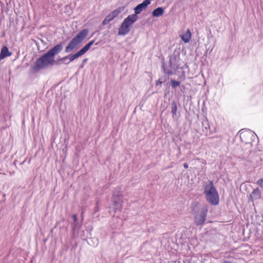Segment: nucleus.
Segmentation results:
<instances>
[{
	"instance_id": "nucleus-19",
	"label": "nucleus",
	"mask_w": 263,
	"mask_h": 263,
	"mask_svg": "<svg viewBox=\"0 0 263 263\" xmlns=\"http://www.w3.org/2000/svg\"><path fill=\"white\" fill-rule=\"evenodd\" d=\"M181 82L178 81H176L174 79H171L170 81V85L171 86V87L175 89L177 87L179 86Z\"/></svg>"
},
{
	"instance_id": "nucleus-12",
	"label": "nucleus",
	"mask_w": 263,
	"mask_h": 263,
	"mask_svg": "<svg viewBox=\"0 0 263 263\" xmlns=\"http://www.w3.org/2000/svg\"><path fill=\"white\" fill-rule=\"evenodd\" d=\"M258 157L255 156H252L250 155L248 160H245L243 164L247 168H249L251 167H254L258 161Z\"/></svg>"
},
{
	"instance_id": "nucleus-16",
	"label": "nucleus",
	"mask_w": 263,
	"mask_h": 263,
	"mask_svg": "<svg viewBox=\"0 0 263 263\" xmlns=\"http://www.w3.org/2000/svg\"><path fill=\"white\" fill-rule=\"evenodd\" d=\"M260 191L259 189H256L252 192V193L250 195V197L252 199V200H256L260 198Z\"/></svg>"
},
{
	"instance_id": "nucleus-13",
	"label": "nucleus",
	"mask_w": 263,
	"mask_h": 263,
	"mask_svg": "<svg viewBox=\"0 0 263 263\" xmlns=\"http://www.w3.org/2000/svg\"><path fill=\"white\" fill-rule=\"evenodd\" d=\"M12 55V53L9 51L8 48L6 46L2 47L0 52V61L7 57Z\"/></svg>"
},
{
	"instance_id": "nucleus-24",
	"label": "nucleus",
	"mask_w": 263,
	"mask_h": 263,
	"mask_svg": "<svg viewBox=\"0 0 263 263\" xmlns=\"http://www.w3.org/2000/svg\"><path fill=\"white\" fill-rule=\"evenodd\" d=\"M162 78H160L158 80L156 81V85H161L162 83L165 81V80L161 81Z\"/></svg>"
},
{
	"instance_id": "nucleus-8",
	"label": "nucleus",
	"mask_w": 263,
	"mask_h": 263,
	"mask_svg": "<svg viewBox=\"0 0 263 263\" xmlns=\"http://www.w3.org/2000/svg\"><path fill=\"white\" fill-rule=\"evenodd\" d=\"M112 201L116 209H121L123 202V194L120 191L115 192L112 196Z\"/></svg>"
},
{
	"instance_id": "nucleus-3",
	"label": "nucleus",
	"mask_w": 263,
	"mask_h": 263,
	"mask_svg": "<svg viewBox=\"0 0 263 263\" xmlns=\"http://www.w3.org/2000/svg\"><path fill=\"white\" fill-rule=\"evenodd\" d=\"M212 183L210 182L205 186L204 193L207 201L211 204L215 205L219 203V195Z\"/></svg>"
},
{
	"instance_id": "nucleus-25",
	"label": "nucleus",
	"mask_w": 263,
	"mask_h": 263,
	"mask_svg": "<svg viewBox=\"0 0 263 263\" xmlns=\"http://www.w3.org/2000/svg\"><path fill=\"white\" fill-rule=\"evenodd\" d=\"M72 218H73L74 221L76 222L77 221V215H73L72 216Z\"/></svg>"
},
{
	"instance_id": "nucleus-11",
	"label": "nucleus",
	"mask_w": 263,
	"mask_h": 263,
	"mask_svg": "<svg viewBox=\"0 0 263 263\" xmlns=\"http://www.w3.org/2000/svg\"><path fill=\"white\" fill-rule=\"evenodd\" d=\"M148 5H149L145 1H143L142 3L138 4L135 7V14H131L130 15L132 16H135L136 20H138L139 18L138 14H140L143 9H145L147 7Z\"/></svg>"
},
{
	"instance_id": "nucleus-26",
	"label": "nucleus",
	"mask_w": 263,
	"mask_h": 263,
	"mask_svg": "<svg viewBox=\"0 0 263 263\" xmlns=\"http://www.w3.org/2000/svg\"><path fill=\"white\" fill-rule=\"evenodd\" d=\"M95 40H93L91 41H90L89 42H88V43L90 45V46H91L95 43Z\"/></svg>"
},
{
	"instance_id": "nucleus-30",
	"label": "nucleus",
	"mask_w": 263,
	"mask_h": 263,
	"mask_svg": "<svg viewBox=\"0 0 263 263\" xmlns=\"http://www.w3.org/2000/svg\"><path fill=\"white\" fill-rule=\"evenodd\" d=\"M258 181H263V178H260V179H259Z\"/></svg>"
},
{
	"instance_id": "nucleus-22",
	"label": "nucleus",
	"mask_w": 263,
	"mask_h": 263,
	"mask_svg": "<svg viewBox=\"0 0 263 263\" xmlns=\"http://www.w3.org/2000/svg\"><path fill=\"white\" fill-rule=\"evenodd\" d=\"M202 126L203 127H204L206 130L210 128L209 122L207 119L204 120V121L202 122Z\"/></svg>"
},
{
	"instance_id": "nucleus-10",
	"label": "nucleus",
	"mask_w": 263,
	"mask_h": 263,
	"mask_svg": "<svg viewBox=\"0 0 263 263\" xmlns=\"http://www.w3.org/2000/svg\"><path fill=\"white\" fill-rule=\"evenodd\" d=\"M63 47L61 44H58L49 50L47 53L54 60L55 55L60 53Z\"/></svg>"
},
{
	"instance_id": "nucleus-27",
	"label": "nucleus",
	"mask_w": 263,
	"mask_h": 263,
	"mask_svg": "<svg viewBox=\"0 0 263 263\" xmlns=\"http://www.w3.org/2000/svg\"><path fill=\"white\" fill-rule=\"evenodd\" d=\"M183 166L185 168H187L189 167L188 164L186 163H185L183 164Z\"/></svg>"
},
{
	"instance_id": "nucleus-1",
	"label": "nucleus",
	"mask_w": 263,
	"mask_h": 263,
	"mask_svg": "<svg viewBox=\"0 0 263 263\" xmlns=\"http://www.w3.org/2000/svg\"><path fill=\"white\" fill-rule=\"evenodd\" d=\"M180 53L179 52H174L173 54L169 56V66L170 69L167 68V66L164 61L161 62V69L165 74L168 76L174 75L178 69L180 68Z\"/></svg>"
},
{
	"instance_id": "nucleus-7",
	"label": "nucleus",
	"mask_w": 263,
	"mask_h": 263,
	"mask_svg": "<svg viewBox=\"0 0 263 263\" xmlns=\"http://www.w3.org/2000/svg\"><path fill=\"white\" fill-rule=\"evenodd\" d=\"M124 8L125 7L124 6L119 7L117 9L112 11L105 17L104 20L103 21L102 25H106L108 24L110 22L117 16L119 13L123 11Z\"/></svg>"
},
{
	"instance_id": "nucleus-15",
	"label": "nucleus",
	"mask_w": 263,
	"mask_h": 263,
	"mask_svg": "<svg viewBox=\"0 0 263 263\" xmlns=\"http://www.w3.org/2000/svg\"><path fill=\"white\" fill-rule=\"evenodd\" d=\"M164 11V9L162 7H158L154 9L152 12V15L154 17H159L161 16Z\"/></svg>"
},
{
	"instance_id": "nucleus-6",
	"label": "nucleus",
	"mask_w": 263,
	"mask_h": 263,
	"mask_svg": "<svg viewBox=\"0 0 263 263\" xmlns=\"http://www.w3.org/2000/svg\"><path fill=\"white\" fill-rule=\"evenodd\" d=\"M238 133L241 142L251 146L253 137L252 131L249 129H242Z\"/></svg>"
},
{
	"instance_id": "nucleus-2",
	"label": "nucleus",
	"mask_w": 263,
	"mask_h": 263,
	"mask_svg": "<svg viewBox=\"0 0 263 263\" xmlns=\"http://www.w3.org/2000/svg\"><path fill=\"white\" fill-rule=\"evenodd\" d=\"M88 32L89 31L87 29H84L80 31L69 43L65 48V52L69 53L76 48L86 37Z\"/></svg>"
},
{
	"instance_id": "nucleus-18",
	"label": "nucleus",
	"mask_w": 263,
	"mask_h": 263,
	"mask_svg": "<svg viewBox=\"0 0 263 263\" xmlns=\"http://www.w3.org/2000/svg\"><path fill=\"white\" fill-rule=\"evenodd\" d=\"M82 55V54L80 52V51H78L77 52H76V53H74L72 55H68L69 58V62H72L73 60H74L75 59L78 58L79 57H80Z\"/></svg>"
},
{
	"instance_id": "nucleus-9",
	"label": "nucleus",
	"mask_w": 263,
	"mask_h": 263,
	"mask_svg": "<svg viewBox=\"0 0 263 263\" xmlns=\"http://www.w3.org/2000/svg\"><path fill=\"white\" fill-rule=\"evenodd\" d=\"M208 212V208H205L202 210L200 213L195 217V223L196 226H200L203 224L205 221L206 214Z\"/></svg>"
},
{
	"instance_id": "nucleus-29",
	"label": "nucleus",
	"mask_w": 263,
	"mask_h": 263,
	"mask_svg": "<svg viewBox=\"0 0 263 263\" xmlns=\"http://www.w3.org/2000/svg\"><path fill=\"white\" fill-rule=\"evenodd\" d=\"M87 61H88V59L85 58L83 60V62L84 63H86V62H87Z\"/></svg>"
},
{
	"instance_id": "nucleus-4",
	"label": "nucleus",
	"mask_w": 263,
	"mask_h": 263,
	"mask_svg": "<svg viewBox=\"0 0 263 263\" xmlns=\"http://www.w3.org/2000/svg\"><path fill=\"white\" fill-rule=\"evenodd\" d=\"M54 60L46 52L39 58L37 59L32 69L34 71H39L40 70L47 68L49 65H52Z\"/></svg>"
},
{
	"instance_id": "nucleus-31",
	"label": "nucleus",
	"mask_w": 263,
	"mask_h": 263,
	"mask_svg": "<svg viewBox=\"0 0 263 263\" xmlns=\"http://www.w3.org/2000/svg\"><path fill=\"white\" fill-rule=\"evenodd\" d=\"M245 185V183H242V184H241V186H242V185Z\"/></svg>"
},
{
	"instance_id": "nucleus-20",
	"label": "nucleus",
	"mask_w": 263,
	"mask_h": 263,
	"mask_svg": "<svg viewBox=\"0 0 263 263\" xmlns=\"http://www.w3.org/2000/svg\"><path fill=\"white\" fill-rule=\"evenodd\" d=\"M90 45L88 43L83 48H82L79 51L83 55L85 54L90 48Z\"/></svg>"
},
{
	"instance_id": "nucleus-32",
	"label": "nucleus",
	"mask_w": 263,
	"mask_h": 263,
	"mask_svg": "<svg viewBox=\"0 0 263 263\" xmlns=\"http://www.w3.org/2000/svg\"><path fill=\"white\" fill-rule=\"evenodd\" d=\"M96 45H98V43H96Z\"/></svg>"
},
{
	"instance_id": "nucleus-23",
	"label": "nucleus",
	"mask_w": 263,
	"mask_h": 263,
	"mask_svg": "<svg viewBox=\"0 0 263 263\" xmlns=\"http://www.w3.org/2000/svg\"><path fill=\"white\" fill-rule=\"evenodd\" d=\"M69 58L68 55L63 57V64L66 65L69 64L71 62H69Z\"/></svg>"
},
{
	"instance_id": "nucleus-28",
	"label": "nucleus",
	"mask_w": 263,
	"mask_h": 263,
	"mask_svg": "<svg viewBox=\"0 0 263 263\" xmlns=\"http://www.w3.org/2000/svg\"><path fill=\"white\" fill-rule=\"evenodd\" d=\"M181 91L182 92H183V90H184V88H185V86H184V85H182V86H181Z\"/></svg>"
},
{
	"instance_id": "nucleus-5",
	"label": "nucleus",
	"mask_w": 263,
	"mask_h": 263,
	"mask_svg": "<svg viewBox=\"0 0 263 263\" xmlns=\"http://www.w3.org/2000/svg\"><path fill=\"white\" fill-rule=\"evenodd\" d=\"M137 20L135 16L129 15L124 18L121 23L118 30V35L124 36L128 34L130 31V28Z\"/></svg>"
},
{
	"instance_id": "nucleus-17",
	"label": "nucleus",
	"mask_w": 263,
	"mask_h": 263,
	"mask_svg": "<svg viewBox=\"0 0 263 263\" xmlns=\"http://www.w3.org/2000/svg\"><path fill=\"white\" fill-rule=\"evenodd\" d=\"M177 102L175 101H174L172 103L171 106V113L172 114L173 117H174L177 115Z\"/></svg>"
},
{
	"instance_id": "nucleus-14",
	"label": "nucleus",
	"mask_w": 263,
	"mask_h": 263,
	"mask_svg": "<svg viewBox=\"0 0 263 263\" xmlns=\"http://www.w3.org/2000/svg\"><path fill=\"white\" fill-rule=\"evenodd\" d=\"M191 36V32L190 30L188 29L185 33L181 35V38L184 43H187L190 42Z\"/></svg>"
},
{
	"instance_id": "nucleus-21",
	"label": "nucleus",
	"mask_w": 263,
	"mask_h": 263,
	"mask_svg": "<svg viewBox=\"0 0 263 263\" xmlns=\"http://www.w3.org/2000/svg\"><path fill=\"white\" fill-rule=\"evenodd\" d=\"M63 64V58H61L58 59L57 60H54V62L52 63V65H61Z\"/></svg>"
}]
</instances>
